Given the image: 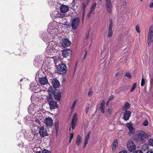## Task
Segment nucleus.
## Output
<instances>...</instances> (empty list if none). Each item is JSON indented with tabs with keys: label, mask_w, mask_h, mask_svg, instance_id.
Returning a JSON list of instances; mask_svg holds the SVG:
<instances>
[{
	"label": "nucleus",
	"mask_w": 153,
	"mask_h": 153,
	"mask_svg": "<svg viewBox=\"0 0 153 153\" xmlns=\"http://www.w3.org/2000/svg\"><path fill=\"white\" fill-rule=\"evenodd\" d=\"M82 142V137L80 135H78L76 140V143L79 146Z\"/></svg>",
	"instance_id": "26"
},
{
	"label": "nucleus",
	"mask_w": 153,
	"mask_h": 153,
	"mask_svg": "<svg viewBox=\"0 0 153 153\" xmlns=\"http://www.w3.org/2000/svg\"><path fill=\"white\" fill-rule=\"evenodd\" d=\"M69 9L68 7L65 5H62L60 8V11L62 13H65L68 12Z\"/></svg>",
	"instance_id": "20"
},
{
	"label": "nucleus",
	"mask_w": 153,
	"mask_h": 153,
	"mask_svg": "<svg viewBox=\"0 0 153 153\" xmlns=\"http://www.w3.org/2000/svg\"><path fill=\"white\" fill-rule=\"evenodd\" d=\"M148 125V122L147 120H145L143 123V125L145 126H146Z\"/></svg>",
	"instance_id": "40"
},
{
	"label": "nucleus",
	"mask_w": 153,
	"mask_h": 153,
	"mask_svg": "<svg viewBox=\"0 0 153 153\" xmlns=\"http://www.w3.org/2000/svg\"><path fill=\"white\" fill-rule=\"evenodd\" d=\"M48 47V45L47 47V48L45 49V54L46 55H47L48 54L47 52L48 51V49H47V48Z\"/></svg>",
	"instance_id": "57"
},
{
	"label": "nucleus",
	"mask_w": 153,
	"mask_h": 153,
	"mask_svg": "<svg viewBox=\"0 0 153 153\" xmlns=\"http://www.w3.org/2000/svg\"><path fill=\"white\" fill-rule=\"evenodd\" d=\"M113 31L112 29H109L107 36L108 37H111L112 35Z\"/></svg>",
	"instance_id": "33"
},
{
	"label": "nucleus",
	"mask_w": 153,
	"mask_h": 153,
	"mask_svg": "<svg viewBox=\"0 0 153 153\" xmlns=\"http://www.w3.org/2000/svg\"><path fill=\"white\" fill-rule=\"evenodd\" d=\"M145 84V80L143 78H142L141 80V85L143 86Z\"/></svg>",
	"instance_id": "42"
},
{
	"label": "nucleus",
	"mask_w": 153,
	"mask_h": 153,
	"mask_svg": "<svg viewBox=\"0 0 153 153\" xmlns=\"http://www.w3.org/2000/svg\"><path fill=\"white\" fill-rule=\"evenodd\" d=\"M40 109V108H37L36 107H34L32 108H31L30 107H29L28 108V111L29 112V110H30V112H31V113L32 114L36 113V112H38L39 111Z\"/></svg>",
	"instance_id": "22"
},
{
	"label": "nucleus",
	"mask_w": 153,
	"mask_h": 153,
	"mask_svg": "<svg viewBox=\"0 0 153 153\" xmlns=\"http://www.w3.org/2000/svg\"><path fill=\"white\" fill-rule=\"evenodd\" d=\"M74 137V133H71L70 134V139H72Z\"/></svg>",
	"instance_id": "51"
},
{
	"label": "nucleus",
	"mask_w": 153,
	"mask_h": 153,
	"mask_svg": "<svg viewBox=\"0 0 153 153\" xmlns=\"http://www.w3.org/2000/svg\"><path fill=\"white\" fill-rule=\"evenodd\" d=\"M96 5L97 3L95 2H94L92 4L90 7L91 12H94V10L95 9Z\"/></svg>",
	"instance_id": "28"
},
{
	"label": "nucleus",
	"mask_w": 153,
	"mask_h": 153,
	"mask_svg": "<svg viewBox=\"0 0 153 153\" xmlns=\"http://www.w3.org/2000/svg\"><path fill=\"white\" fill-rule=\"evenodd\" d=\"M127 151L126 150H122L119 153H127Z\"/></svg>",
	"instance_id": "60"
},
{
	"label": "nucleus",
	"mask_w": 153,
	"mask_h": 153,
	"mask_svg": "<svg viewBox=\"0 0 153 153\" xmlns=\"http://www.w3.org/2000/svg\"><path fill=\"white\" fill-rule=\"evenodd\" d=\"M44 121L46 126H48V118H46L44 120Z\"/></svg>",
	"instance_id": "46"
},
{
	"label": "nucleus",
	"mask_w": 153,
	"mask_h": 153,
	"mask_svg": "<svg viewBox=\"0 0 153 153\" xmlns=\"http://www.w3.org/2000/svg\"><path fill=\"white\" fill-rule=\"evenodd\" d=\"M51 83L53 85V88L55 89L58 88L60 86V83L59 81L56 78L51 80Z\"/></svg>",
	"instance_id": "13"
},
{
	"label": "nucleus",
	"mask_w": 153,
	"mask_h": 153,
	"mask_svg": "<svg viewBox=\"0 0 153 153\" xmlns=\"http://www.w3.org/2000/svg\"><path fill=\"white\" fill-rule=\"evenodd\" d=\"M85 10H82V20H83L84 16H85Z\"/></svg>",
	"instance_id": "48"
},
{
	"label": "nucleus",
	"mask_w": 153,
	"mask_h": 153,
	"mask_svg": "<svg viewBox=\"0 0 153 153\" xmlns=\"http://www.w3.org/2000/svg\"><path fill=\"white\" fill-rule=\"evenodd\" d=\"M86 54H87V51H86L84 55V56H85V57H86Z\"/></svg>",
	"instance_id": "64"
},
{
	"label": "nucleus",
	"mask_w": 153,
	"mask_h": 153,
	"mask_svg": "<svg viewBox=\"0 0 153 153\" xmlns=\"http://www.w3.org/2000/svg\"><path fill=\"white\" fill-rule=\"evenodd\" d=\"M34 65L36 67L41 68L42 65V58L37 56L35 57L34 61Z\"/></svg>",
	"instance_id": "9"
},
{
	"label": "nucleus",
	"mask_w": 153,
	"mask_h": 153,
	"mask_svg": "<svg viewBox=\"0 0 153 153\" xmlns=\"http://www.w3.org/2000/svg\"><path fill=\"white\" fill-rule=\"evenodd\" d=\"M137 84V82H135L133 84L130 90L131 92H133L134 91V90L135 89V88H136Z\"/></svg>",
	"instance_id": "35"
},
{
	"label": "nucleus",
	"mask_w": 153,
	"mask_h": 153,
	"mask_svg": "<svg viewBox=\"0 0 153 153\" xmlns=\"http://www.w3.org/2000/svg\"><path fill=\"white\" fill-rule=\"evenodd\" d=\"M49 104L50 108L51 109H55L58 107V105L57 102L54 101H51L49 102Z\"/></svg>",
	"instance_id": "17"
},
{
	"label": "nucleus",
	"mask_w": 153,
	"mask_h": 153,
	"mask_svg": "<svg viewBox=\"0 0 153 153\" xmlns=\"http://www.w3.org/2000/svg\"><path fill=\"white\" fill-rule=\"evenodd\" d=\"M105 5L107 12L111 13L113 9L112 4L111 0H105Z\"/></svg>",
	"instance_id": "7"
},
{
	"label": "nucleus",
	"mask_w": 153,
	"mask_h": 153,
	"mask_svg": "<svg viewBox=\"0 0 153 153\" xmlns=\"http://www.w3.org/2000/svg\"><path fill=\"white\" fill-rule=\"evenodd\" d=\"M90 134V132H89L85 137V144H87L88 143V141L89 139Z\"/></svg>",
	"instance_id": "30"
},
{
	"label": "nucleus",
	"mask_w": 153,
	"mask_h": 153,
	"mask_svg": "<svg viewBox=\"0 0 153 153\" xmlns=\"http://www.w3.org/2000/svg\"><path fill=\"white\" fill-rule=\"evenodd\" d=\"M129 132L131 134H133L134 132V130L133 128V127L129 128Z\"/></svg>",
	"instance_id": "41"
},
{
	"label": "nucleus",
	"mask_w": 153,
	"mask_h": 153,
	"mask_svg": "<svg viewBox=\"0 0 153 153\" xmlns=\"http://www.w3.org/2000/svg\"><path fill=\"white\" fill-rule=\"evenodd\" d=\"M76 100H75L73 103L72 104L71 107V110H73V109L74 108V107H75V104L76 103Z\"/></svg>",
	"instance_id": "39"
},
{
	"label": "nucleus",
	"mask_w": 153,
	"mask_h": 153,
	"mask_svg": "<svg viewBox=\"0 0 153 153\" xmlns=\"http://www.w3.org/2000/svg\"><path fill=\"white\" fill-rule=\"evenodd\" d=\"M24 120L26 122L29 121V117L27 116L24 118Z\"/></svg>",
	"instance_id": "47"
},
{
	"label": "nucleus",
	"mask_w": 153,
	"mask_h": 153,
	"mask_svg": "<svg viewBox=\"0 0 153 153\" xmlns=\"http://www.w3.org/2000/svg\"><path fill=\"white\" fill-rule=\"evenodd\" d=\"M42 153H48V150L45 149H44L42 151Z\"/></svg>",
	"instance_id": "58"
},
{
	"label": "nucleus",
	"mask_w": 153,
	"mask_h": 153,
	"mask_svg": "<svg viewBox=\"0 0 153 153\" xmlns=\"http://www.w3.org/2000/svg\"><path fill=\"white\" fill-rule=\"evenodd\" d=\"M77 121V115L76 113H75L73 116L71 121L69 125V130L70 131L72 127L73 129H74Z\"/></svg>",
	"instance_id": "5"
},
{
	"label": "nucleus",
	"mask_w": 153,
	"mask_h": 153,
	"mask_svg": "<svg viewBox=\"0 0 153 153\" xmlns=\"http://www.w3.org/2000/svg\"><path fill=\"white\" fill-rule=\"evenodd\" d=\"M48 36H47V33H42L41 37L42 39L46 43L48 42Z\"/></svg>",
	"instance_id": "24"
},
{
	"label": "nucleus",
	"mask_w": 153,
	"mask_h": 153,
	"mask_svg": "<svg viewBox=\"0 0 153 153\" xmlns=\"http://www.w3.org/2000/svg\"><path fill=\"white\" fill-rule=\"evenodd\" d=\"M118 143L117 140V139H116L114 141V142L113 144V146H112L113 150H114V149H115L116 147L118 145Z\"/></svg>",
	"instance_id": "29"
},
{
	"label": "nucleus",
	"mask_w": 153,
	"mask_h": 153,
	"mask_svg": "<svg viewBox=\"0 0 153 153\" xmlns=\"http://www.w3.org/2000/svg\"><path fill=\"white\" fill-rule=\"evenodd\" d=\"M146 153H153V150L152 149H150Z\"/></svg>",
	"instance_id": "59"
},
{
	"label": "nucleus",
	"mask_w": 153,
	"mask_h": 153,
	"mask_svg": "<svg viewBox=\"0 0 153 153\" xmlns=\"http://www.w3.org/2000/svg\"><path fill=\"white\" fill-rule=\"evenodd\" d=\"M89 2L90 1H89L85 0V1L83 2L82 4V10H85L86 7L88 5Z\"/></svg>",
	"instance_id": "27"
},
{
	"label": "nucleus",
	"mask_w": 153,
	"mask_h": 153,
	"mask_svg": "<svg viewBox=\"0 0 153 153\" xmlns=\"http://www.w3.org/2000/svg\"><path fill=\"white\" fill-rule=\"evenodd\" d=\"M105 102L103 101H102V102L100 104L99 107V109L101 111V112L102 113H105Z\"/></svg>",
	"instance_id": "23"
},
{
	"label": "nucleus",
	"mask_w": 153,
	"mask_h": 153,
	"mask_svg": "<svg viewBox=\"0 0 153 153\" xmlns=\"http://www.w3.org/2000/svg\"><path fill=\"white\" fill-rule=\"evenodd\" d=\"M131 112L130 111L126 110L123 114V119L125 120H128L131 115Z\"/></svg>",
	"instance_id": "16"
},
{
	"label": "nucleus",
	"mask_w": 153,
	"mask_h": 153,
	"mask_svg": "<svg viewBox=\"0 0 153 153\" xmlns=\"http://www.w3.org/2000/svg\"><path fill=\"white\" fill-rule=\"evenodd\" d=\"M77 65H78V62H76V63L75 67L74 69V71H76V67H77Z\"/></svg>",
	"instance_id": "61"
},
{
	"label": "nucleus",
	"mask_w": 153,
	"mask_h": 153,
	"mask_svg": "<svg viewBox=\"0 0 153 153\" xmlns=\"http://www.w3.org/2000/svg\"><path fill=\"white\" fill-rule=\"evenodd\" d=\"M135 153H143V152L140 150H137L136 152Z\"/></svg>",
	"instance_id": "62"
},
{
	"label": "nucleus",
	"mask_w": 153,
	"mask_h": 153,
	"mask_svg": "<svg viewBox=\"0 0 153 153\" xmlns=\"http://www.w3.org/2000/svg\"><path fill=\"white\" fill-rule=\"evenodd\" d=\"M93 12H91V10L89 11V12L88 13L87 15V16L88 17L90 18L91 17V14Z\"/></svg>",
	"instance_id": "53"
},
{
	"label": "nucleus",
	"mask_w": 153,
	"mask_h": 153,
	"mask_svg": "<svg viewBox=\"0 0 153 153\" xmlns=\"http://www.w3.org/2000/svg\"><path fill=\"white\" fill-rule=\"evenodd\" d=\"M127 147L129 151L134 152L136 150V146L132 140H129L127 142Z\"/></svg>",
	"instance_id": "10"
},
{
	"label": "nucleus",
	"mask_w": 153,
	"mask_h": 153,
	"mask_svg": "<svg viewBox=\"0 0 153 153\" xmlns=\"http://www.w3.org/2000/svg\"><path fill=\"white\" fill-rule=\"evenodd\" d=\"M48 59L47 57L45 58L44 61L43 62L42 66V70L45 74L48 73Z\"/></svg>",
	"instance_id": "11"
},
{
	"label": "nucleus",
	"mask_w": 153,
	"mask_h": 153,
	"mask_svg": "<svg viewBox=\"0 0 153 153\" xmlns=\"http://www.w3.org/2000/svg\"><path fill=\"white\" fill-rule=\"evenodd\" d=\"M53 124V120L51 118L48 117V126H52Z\"/></svg>",
	"instance_id": "34"
},
{
	"label": "nucleus",
	"mask_w": 153,
	"mask_h": 153,
	"mask_svg": "<svg viewBox=\"0 0 153 153\" xmlns=\"http://www.w3.org/2000/svg\"><path fill=\"white\" fill-rule=\"evenodd\" d=\"M39 71H38L36 73V79H39V78H40L39 76Z\"/></svg>",
	"instance_id": "44"
},
{
	"label": "nucleus",
	"mask_w": 153,
	"mask_h": 153,
	"mask_svg": "<svg viewBox=\"0 0 153 153\" xmlns=\"http://www.w3.org/2000/svg\"><path fill=\"white\" fill-rule=\"evenodd\" d=\"M39 133L40 135L42 137H44L48 135L47 131L44 126L41 127L39 130Z\"/></svg>",
	"instance_id": "14"
},
{
	"label": "nucleus",
	"mask_w": 153,
	"mask_h": 153,
	"mask_svg": "<svg viewBox=\"0 0 153 153\" xmlns=\"http://www.w3.org/2000/svg\"><path fill=\"white\" fill-rule=\"evenodd\" d=\"M149 33H153V24L149 27Z\"/></svg>",
	"instance_id": "36"
},
{
	"label": "nucleus",
	"mask_w": 153,
	"mask_h": 153,
	"mask_svg": "<svg viewBox=\"0 0 153 153\" xmlns=\"http://www.w3.org/2000/svg\"><path fill=\"white\" fill-rule=\"evenodd\" d=\"M150 76L151 79L153 80V73L150 74Z\"/></svg>",
	"instance_id": "56"
},
{
	"label": "nucleus",
	"mask_w": 153,
	"mask_h": 153,
	"mask_svg": "<svg viewBox=\"0 0 153 153\" xmlns=\"http://www.w3.org/2000/svg\"><path fill=\"white\" fill-rule=\"evenodd\" d=\"M80 19L78 17H76L73 19L71 22V26L74 30L77 29L80 22Z\"/></svg>",
	"instance_id": "8"
},
{
	"label": "nucleus",
	"mask_w": 153,
	"mask_h": 153,
	"mask_svg": "<svg viewBox=\"0 0 153 153\" xmlns=\"http://www.w3.org/2000/svg\"><path fill=\"white\" fill-rule=\"evenodd\" d=\"M127 126L128 129L133 127L132 124L131 123H128L127 124Z\"/></svg>",
	"instance_id": "43"
},
{
	"label": "nucleus",
	"mask_w": 153,
	"mask_h": 153,
	"mask_svg": "<svg viewBox=\"0 0 153 153\" xmlns=\"http://www.w3.org/2000/svg\"><path fill=\"white\" fill-rule=\"evenodd\" d=\"M92 92L91 91H89L88 94V96L89 97L91 96L92 95Z\"/></svg>",
	"instance_id": "54"
},
{
	"label": "nucleus",
	"mask_w": 153,
	"mask_h": 153,
	"mask_svg": "<svg viewBox=\"0 0 153 153\" xmlns=\"http://www.w3.org/2000/svg\"><path fill=\"white\" fill-rule=\"evenodd\" d=\"M71 42L67 39H65L62 40L61 43V45L64 48L67 47L70 45Z\"/></svg>",
	"instance_id": "15"
},
{
	"label": "nucleus",
	"mask_w": 153,
	"mask_h": 153,
	"mask_svg": "<svg viewBox=\"0 0 153 153\" xmlns=\"http://www.w3.org/2000/svg\"><path fill=\"white\" fill-rule=\"evenodd\" d=\"M59 57L58 56H55L53 57H48V64H51V65L54 66H56V64L57 63H60L61 62L60 59H58Z\"/></svg>",
	"instance_id": "4"
},
{
	"label": "nucleus",
	"mask_w": 153,
	"mask_h": 153,
	"mask_svg": "<svg viewBox=\"0 0 153 153\" xmlns=\"http://www.w3.org/2000/svg\"><path fill=\"white\" fill-rule=\"evenodd\" d=\"M149 7L150 8H152L153 7V2H151L149 5Z\"/></svg>",
	"instance_id": "55"
},
{
	"label": "nucleus",
	"mask_w": 153,
	"mask_h": 153,
	"mask_svg": "<svg viewBox=\"0 0 153 153\" xmlns=\"http://www.w3.org/2000/svg\"><path fill=\"white\" fill-rule=\"evenodd\" d=\"M136 30L137 31L138 33L140 32V28L139 26L137 25L135 27Z\"/></svg>",
	"instance_id": "45"
},
{
	"label": "nucleus",
	"mask_w": 153,
	"mask_h": 153,
	"mask_svg": "<svg viewBox=\"0 0 153 153\" xmlns=\"http://www.w3.org/2000/svg\"><path fill=\"white\" fill-rule=\"evenodd\" d=\"M153 41V33H149L148 39V44L149 46L151 45V43Z\"/></svg>",
	"instance_id": "21"
},
{
	"label": "nucleus",
	"mask_w": 153,
	"mask_h": 153,
	"mask_svg": "<svg viewBox=\"0 0 153 153\" xmlns=\"http://www.w3.org/2000/svg\"><path fill=\"white\" fill-rule=\"evenodd\" d=\"M89 109V108L88 107H87L85 109V112L86 114H87L88 111Z\"/></svg>",
	"instance_id": "52"
},
{
	"label": "nucleus",
	"mask_w": 153,
	"mask_h": 153,
	"mask_svg": "<svg viewBox=\"0 0 153 153\" xmlns=\"http://www.w3.org/2000/svg\"><path fill=\"white\" fill-rule=\"evenodd\" d=\"M37 94V93L33 94L30 98L32 102L34 104H36L39 100V98Z\"/></svg>",
	"instance_id": "12"
},
{
	"label": "nucleus",
	"mask_w": 153,
	"mask_h": 153,
	"mask_svg": "<svg viewBox=\"0 0 153 153\" xmlns=\"http://www.w3.org/2000/svg\"><path fill=\"white\" fill-rule=\"evenodd\" d=\"M130 107V104L127 102H126L124 106L123 107V110H126L127 109H128Z\"/></svg>",
	"instance_id": "31"
},
{
	"label": "nucleus",
	"mask_w": 153,
	"mask_h": 153,
	"mask_svg": "<svg viewBox=\"0 0 153 153\" xmlns=\"http://www.w3.org/2000/svg\"><path fill=\"white\" fill-rule=\"evenodd\" d=\"M59 126V122L58 121L54 123V126L55 128L56 131L57 133L58 132V128Z\"/></svg>",
	"instance_id": "32"
},
{
	"label": "nucleus",
	"mask_w": 153,
	"mask_h": 153,
	"mask_svg": "<svg viewBox=\"0 0 153 153\" xmlns=\"http://www.w3.org/2000/svg\"><path fill=\"white\" fill-rule=\"evenodd\" d=\"M40 86L38 83H31L30 85V90L32 92L37 93L40 91Z\"/></svg>",
	"instance_id": "6"
},
{
	"label": "nucleus",
	"mask_w": 153,
	"mask_h": 153,
	"mask_svg": "<svg viewBox=\"0 0 153 153\" xmlns=\"http://www.w3.org/2000/svg\"><path fill=\"white\" fill-rule=\"evenodd\" d=\"M125 76L127 77L128 79H131L132 77V76L128 72L126 73Z\"/></svg>",
	"instance_id": "37"
},
{
	"label": "nucleus",
	"mask_w": 153,
	"mask_h": 153,
	"mask_svg": "<svg viewBox=\"0 0 153 153\" xmlns=\"http://www.w3.org/2000/svg\"><path fill=\"white\" fill-rule=\"evenodd\" d=\"M53 97L56 100L59 101L61 99V93L58 90L50 86L48 88V99H52Z\"/></svg>",
	"instance_id": "1"
},
{
	"label": "nucleus",
	"mask_w": 153,
	"mask_h": 153,
	"mask_svg": "<svg viewBox=\"0 0 153 153\" xmlns=\"http://www.w3.org/2000/svg\"><path fill=\"white\" fill-rule=\"evenodd\" d=\"M149 142L150 145L153 146V139H150L149 140Z\"/></svg>",
	"instance_id": "38"
},
{
	"label": "nucleus",
	"mask_w": 153,
	"mask_h": 153,
	"mask_svg": "<svg viewBox=\"0 0 153 153\" xmlns=\"http://www.w3.org/2000/svg\"><path fill=\"white\" fill-rule=\"evenodd\" d=\"M42 94L44 95V96H45L46 97V101H48V96H47V94H48V90H47V89L44 88V89H43L42 91Z\"/></svg>",
	"instance_id": "25"
},
{
	"label": "nucleus",
	"mask_w": 153,
	"mask_h": 153,
	"mask_svg": "<svg viewBox=\"0 0 153 153\" xmlns=\"http://www.w3.org/2000/svg\"><path fill=\"white\" fill-rule=\"evenodd\" d=\"M67 66L65 64L61 62L57 67L56 71L57 73L59 74H65L67 71Z\"/></svg>",
	"instance_id": "3"
},
{
	"label": "nucleus",
	"mask_w": 153,
	"mask_h": 153,
	"mask_svg": "<svg viewBox=\"0 0 153 153\" xmlns=\"http://www.w3.org/2000/svg\"><path fill=\"white\" fill-rule=\"evenodd\" d=\"M39 82L42 85H45L48 83V80L46 77L39 78Z\"/></svg>",
	"instance_id": "18"
},
{
	"label": "nucleus",
	"mask_w": 153,
	"mask_h": 153,
	"mask_svg": "<svg viewBox=\"0 0 153 153\" xmlns=\"http://www.w3.org/2000/svg\"><path fill=\"white\" fill-rule=\"evenodd\" d=\"M108 113L110 114H112V109L111 108H109L108 110Z\"/></svg>",
	"instance_id": "49"
},
{
	"label": "nucleus",
	"mask_w": 153,
	"mask_h": 153,
	"mask_svg": "<svg viewBox=\"0 0 153 153\" xmlns=\"http://www.w3.org/2000/svg\"><path fill=\"white\" fill-rule=\"evenodd\" d=\"M71 53L72 51L71 50L66 49L62 51V55L64 57H66L67 56L71 55Z\"/></svg>",
	"instance_id": "19"
},
{
	"label": "nucleus",
	"mask_w": 153,
	"mask_h": 153,
	"mask_svg": "<svg viewBox=\"0 0 153 153\" xmlns=\"http://www.w3.org/2000/svg\"><path fill=\"white\" fill-rule=\"evenodd\" d=\"M112 26H113V24L112 22H111L110 23V24L109 25V29H110V28L112 29Z\"/></svg>",
	"instance_id": "50"
},
{
	"label": "nucleus",
	"mask_w": 153,
	"mask_h": 153,
	"mask_svg": "<svg viewBox=\"0 0 153 153\" xmlns=\"http://www.w3.org/2000/svg\"><path fill=\"white\" fill-rule=\"evenodd\" d=\"M147 135V134L143 131H137L135 140L137 141L144 142Z\"/></svg>",
	"instance_id": "2"
},
{
	"label": "nucleus",
	"mask_w": 153,
	"mask_h": 153,
	"mask_svg": "<svg viewBox=\"0 0 153 153\" xmlns=\"http://www.w3.org/2000/svg\"><path fill=\"white\" fill-rule=\"evenodd\" d=\"M36 123H38L39 124H40L41 123V122L38 120H36Z\"/></svg>",
	"instance_id": "63"
}]
</instances>
